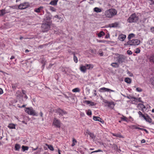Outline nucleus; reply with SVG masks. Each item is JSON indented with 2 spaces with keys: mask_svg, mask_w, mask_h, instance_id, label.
<instances>
[{
  "mask_svg": "<svg viewBox=\"0 0 154 154\" xmlns=\"http://www.w3.org/2000/svg\"><path fill=\"white\" fill-rule=\"evenodd\" d=\"M113 135L119 138H121L122 137V136L120 134H113Z\"/></svg>",
  "mask_w": 154,
  "mask_h": 154,
  "instance_id": "nucleus-35",
  "label": "nucleus"
},
{
  "mask_svg": "<svg viewBox=\"0 0 154 154\" xmlns=\"http://www.w3.org/2000/svg\"><path fill=\"white\" fill-rule=\"evenodd\" d=\"M43 8V7L42 6H41L39 8H36L34 10V11L37 13H39L40 12L41 10H42Z\"/></svg>",
  "mask_w": 154,
  "mask_h": 154,
  "instance_id": "nucleus-22",
  "label": "nucleus"
},
{
  "mask_svg": "<svg viewBox=\"0 0 154 154\" xmlns=\"http://www.w3.org/2000/svg\"><path fill=\"white\" fill-rule=\"evenodd\" d=\"M140 52V50L139 48H137L136 49V51H135V53L136 54L139 53Z\"/></svg>",
  "mask_w": 154,
  "mask_h": 154,
  "instance_id": "nucleus-49",
  "label": "nucleus"
},
{
  "mask_svg": "<svg viewBox=\"0 0 154 154\" xmlns=\"http://www.w3.org/2000/svg\"><path fill=\"white\" fill-rule=\"evenodd\" d=\"M25 111L28 114L37 116V114L32 107H27L25 108Z\"/></svg>",
  "mask_w": 154,
  "mask_h": 154,
  "instance_id": "nucleus-4",
  "label": "nucleus"
},
{
  "mask_svg": "<svg viewBox=\"0 0 154 154\" xmlns=\"http://www.w3.org/2000/svg\"><path fill=\"white\" fill-rule=\"evenodd\" d=\"M46 145L48 147L49 149L53 151L54 150V149L52 146L51 145H49L47 144H46Z\"/></svg>",
  "mask_w": 154,
  "mask_h": 154,
  "instance_id": "nucleus-33",
  "label": "nucleus"
},
{
  "mask_svg": "<svg viewBox=\"0 0 154 154\" xmlns=\"http://www.w3.org/2000/svg\"><path fill=\"white\" fill-rule=\"evenodd\" d=\"M40 115L41 117H43V114L42 112H41V111L40 112Z\"/></svg>",
  "mask_w": 154,
  "mask_h": 154,
  "instance_id": "nucleus-58",
  "label": "nucleus"
},
{
  "mask_svg": "<svg viewBox=\"0 0 154 154\" xmlns=\"http://www.w3.org/2000/svg\"><path fill=\"white\" fill-rule=\"evenodd\" d=\"M8 127L11 129H15V125L13 124H10L8 126Z\"/></svg>",
  "mask_w": 154,
  "mask_h": 154,
  "instance_id": "nucleus-26",
  "label": "nucleus"
},
{
  "mask_svg": "<svg viewBox=\"0 0 154 154\" xmlns=\"http://www.w3.org/2000/svg\"><path fill=\"white\" fill-rule=\"evenodd\" d=\"M3 93V90L2 88H0V95L2 94Z\"/></svg>",
  "mask_w": 154,
  "mask_h": 154,
  "instance_id": "nucleus-53",
  "label": "nucleus"
},
{
  "mask_svg": "<svg viewBox=\"0 0 154 154\" xmlns=\"http://www.w3.org/2000/svg\"><path fill=\"white\" fill-rule=\"evenodd\" d=\"M46 18L47 20H48V21H47V22H48H48H49L50 23L51 22H50V21L51 19V17L50 15H48L46 17Z\"/></svg>",
  "mask_w": 154,
  "mask_h": 154,
  "instance_id": "nucleus-38",
  "label": "nucleus"
},
{
  "mask_svg": "<svg viewBox=\"0 0 154 154\" xmlns=\"http://www.w3.org/2000/svg\"><path fill=\"white\" fill-rule=\"evenodd\" d=\"M149 59L150 62L154 63V54L151 55L150 56Z\"/></svg>",
  "mask_w": 154,
  "mask_h": 154,
  "instance_id": "nucleus-24",
  "label": "nucleus"
},
{
  "mask_svg": "<svg viewBox=\"0 0 154 154\" xmlns=\"http://www.w3.org/2000/svg\"><path fill=\"white\" fill-rule=\"evenodd\" d=\"M151 30L152 32H154V27L151 28Z\"/></svg>",
  "mask_w": 154,
  "mask_h": 154,
  "instance_id": "nucleus-55",
  "label": "nucleus"
},
{
  "mask_svg": "<svg viewBox=\"0 0 154 154\" xmlns=\"http://www.w3.org/2000/svg\"><path fill=\"white\" fill-rule=\"evenodd\" d=\"M87 114L88 116H90L91 115V112L90 109H88L87 112Z\"/></svg>",
  "mask_w": 154,
  "mask_h": 154,
  "instance_id": "nucleus-41",
  "label": "nucleus"
},
{
  "mask_svg": "<svg viewBox=\"0 0 154 154\" xmlns=\"http://www.w3.org/2000/svg\"><path fill=\"white\" fill-rule=\"evenodd\" d=\"M139 19L138 16L135 13H133L128 17L127 21L130 23H136L138 21Z\"/></svg>",
  "mask_w": 154,
  "mask_h": 154,
  "instance_id": "nucleus-2",
  "label": "nucleus"
},
{
  "mask_svg": "<svg viewBox=\"0 0 154 154\" xmlns=\"http://www.w3.org/2000/svg\"><path fill=\"white\" fill-rule=\"evenodd\" d=\"M72 143L71 145V146H73L77 143V141L74 138H72Z\"/></svg>",
  "mask_w": 154,
  "mask_h": 154,
  "instance_id": "nucleus-32",
  "label": "nucleus"
},
{
  "mask_svg": "<svg viewBox=\"0 0 154 154\" xmlns=\"http://www.w3.org/2000/svg\"><path fill=\"white\" fill-rule=\"evenodd\" d=\"M94 11L97 13H99L102 11V10L100 8L95 7L94 8Z\"/></svg>",
  "mask_w": 154,
  "mask_h": 154,
  "instance_id": "nucleus-25",
  "label": "nucleus"
},
{
  "mask_svg": "<svg viewBox=\"0 0 154 154\" xmlns=\"http://www.w3.org/2000/svg\"><path fill=\"white\" fill-rule=\"evenodd\" d=\"M94 94L95 96H96V95H97V91H96L95 90H94Z\"/></svg>",
  "mask_w": 154,
  "mask_h": 154,
  "instance_id": "nucleus-60",
  "label": "nucleus"
},
{
  "mask_svg": "<svg viewBox=\"0 0 154 154\" xmlns=\"http://www.w3.org/2000/svg\"><path fill=\"white\" fill-rule=\"evenodd\" d=\"M56 112L60 116H63V115L67 114V113L66 111H65L63 110L60 109V108L57 109L56 110Z\"/></svg>",
  "mask_w": 154,
  "mask_h": 154,
  "instance_id": "nucleus-9",
  "label": "nucleus"
},
{
  "mask_svg": "<svg viewBox=\"0 0 154 154\" xmlns=\"http://www.w3.org/2000/svg\"><path fill=\"white\" fill-rule=\"evenodd\" d=\"M101 151H102V150H101L100 149H98V150H97L94 151L92 152H91V154H92V153H93L97 152H101Z\"/></svg>",
  "mask_w": 154,
  "mask_h": 154,
  "instance_id": "nucleus-48",
  "label": "nucleus"
},
{
  "mask_svg": "<svg viewBox=\"0 0 154 154\" xmlns=\"http://www.w3.org/2000/svg\"><path fill=\"white\" fill-rule=\"evenodd\" d=\"M127 53L129 55L131 54H132V53L131 52V51H130V50H128L127 51Z\"/></svg>",
  "mask_w": 154,
  "mask_h": 154,
  "instance_id": "nucleus-51",
  "label": "nucleus"
},
{
  "mask_svg": "<svg viewBox=\"0 0 154 154\" xmlns=\"http://www.w3.org/2000/svg\"><path fill=\"white\" fill-rule=\"evenodd\" d=\"M145 142V140L144 139H143L141 141V143H144Z\"/></svg>",
  "mask_w": 154,
  "mask_h": 154,
  "instance_id": "nucleus-57",
  "label": "nucleus"
},
{
  "mask_svg": "<svg viewBox=\"0 0 154 154\" xmlns=\"http://www.w3.org/2000/svg\"><path fill=\"white\" fill-rule=\"evenodd\" d=\"M30 6L28 2H25L21 3L18 6V8L20 9H25Z\"/></svg>",
  "mask_w": 154,
  "mask_h": 154,
  "instance_id": "nucleus-6",
  "label": "nucleus"
},
{
  "mask_svg": "<svg viewBox=\"0 0 154 154\" xmlns=\"http://www.w3.org/2000/svg\"><path fill=\"white\" fill-rule=\"evenodd\" d=\"M111 65L114 68H118L119 66V64L117 63H111Z\"/></svg>",
  "mask_w": 154,
  "mask_h": 154,
  "instance_id": "nucleus-23",
  "label": "nucleus"
},
{
  "mask_svg": "<svg viewBox=\"0 0 154 154\" xmlns=\"http://www.w3.org/2000/svg\"><path fill=\"white\" fill-rule=\"evenodd\" d=\"M151 82V83L152 84L154 85V77L153 78H151L150 79Z\"/></svg>",
  "mask_w": 154,
  "mask_h": 154,
  "instance_id": "nucleus-46",
  "label": "nucleus"
},
{
  "mask_svg": "<svg viewBox=\"0 0 154 154\" xmlns=\"http://www.w3.org/2000/svg\"><path fill=\"white\" fill-rule=\"evenodd\" d=\"M121 118L122 120L123 121L126 122L127 121V118L124 116H123L122 117H121Z\"/></svg>",
  "mask_w": 154,
  "mask_h": 154,
  "instance_id": "nucleus-42",
  "label": "nucleus"
},
{
  "mask_svg": "<svg viewBox=\"0 0 154 154\" xmlns=\"http://www.w3.org/2000/svg\"><path fill=\"white\" fill-rule=\"evenodd\" d=\"M10 13V11L8 12L5 11V9H3L1 10H0V16H2L6 14Z\"/></svg>",
  "mask_w": 154,
  "mask_h": 154,
  "instance_id": "nucleus-16",
  "label": "nucleus"
},
{
  "mask_svg": "<svg viewBox=\"0 0 154 154\" xmlns=\"http://www.w3.org/2000/svg\"><path fill=\"white\" fill-rule=\"evenodd\" d=\"M135 35L133 33H131L129 34L128 37V38L129 40H131V38L135 37Z\"/></svg>",
  "mask_w": 154,
  "mask_h": 154,
  "instance_id": "nucleus-20",
  "label": "nucleus"
},
{
  "mask_svg": "<svg viewBox=\"0 0 154 154\" xmlns=\"http://www.w3.org/2000/svg\"><path fill=\"white\" fill-rule=\"evenodd\" d=\"M141 98L140 97L138 99L137 98V100H135V101L137 102H139L141 103H143V102L141 100Z\"/></svg>",
  "mask_w": 154,
  "mask_h": 154,
  "instance_id": "nucleus-45",
  "label": "nucleus"
},
{
  "mask_svg": "<svg viewBox=\"0 0 154 154\" xmlns=\"http://www.w3.org/2000/svg\"><path fill=\"white\" fill-rule=\"evenodd\" d=\"M100 91L101 92H103V91H111L112 92H114L115 91H114L112 90L111 89H110L108 88H107L104 87L101 88L100 89Z\"/></svg>",
  "mask_w": 154,
  "mask_h": 154,
  "instance_id": "nucleus-12",
  "label": "nucleus"
},
{
  "mask_svg": "<svg viewBox=\"0 0 154 154\" xmlns=\"http://www.w3.org/2000/svg\"><path fill=\"white\" fill-rule=\"evenodd\" d=\"M43 32L48 31L50 28V22H48V23H43L41 26Z\"/></svg>",
  "mask_w": 154,
  "mask_h": 154,
  "instance_id": "nucleus-5",
  "label": "nucleus"
},
{
  "mask_svg": "<svg viewBox=\"0 0 154 154\" xmlns=\"http://www.w3.org/2000/svg\"><path fill=\"white\" fill-rule=\"evenodd\" d=\"M151 2V4H153L154 3V2L152 0H148Z\"/></svg>",
  "mask_w": 154,
  "mask_h": 154,
  "instance_id": "nucleus-61",
  "label": "nucleus"
},
{
  "mask_svg": "<svg viewBox=\"0 0 154 154\" xmlns=\"http://www.w3.org/2000/svg\"><path fill=\"white\" fill-rule=\"evenodd\" d=\"M117 11L114 8H111L106 11L104 14L106 17L108 18H112L116 15Z\"/></svg>",
  "mask_w": 154,
  "mask_h": 154,
  "instance_id": "nucleus-1",
  "label": "nucleus"
},
{
  "mask_svg": "<svg viewBox=\"0 0 154 154\" xmlns=\"http://www.w3.org/2000/svg\"><path fill=\"white\" fill-rule=\"evenodd\" d=\"M109 34H107L106 36H105V38H109Z\"/></svg>",
  "mask_w": 154,
  "mask_h": 154,
  "instance_id": "nucleus-54",
  "label": "nucleus"
},
{
  "mask_svg": "<svg viewBox=\"0 0 154 154\" xmlns=\"http://www.w3.org/2000/svg\"><path fill=\"white\" fill-rule=\"evenodd\" d=\"M20 148V145L19 144H16L15 146V149L16 150L19 151Z\"/></svg>",
  "mask_w": 154,
  "mask_h": 154,
  "instance_id": "nucleus-27",
  "label": "nucleus"
},
{
  "mask_svg": "<svg viewBox=\"0 0 154 154\" xmlns=\"http://www.w3.org/2000/svg\"><path fill=\"white\" fill-rule=\"evenodd\" d=\"M22 151L24 152L26 150H27L29 149V147L27 146H22Z\"/></svg>",
  "mask_w": 154,
  "mask_h": 154,
  "instance_id": "nucleus-31",
  "label": "nucleus"
},
{
  "mask_svg": "<svg viewBox=\"0 0 154 154\" xmlns=\"http://www.w3.org/2000/svg\"><path fill=\"white\" fill-rule=\"evenodd\" d=\"M93 119L95 121H98L101 123H103V120L99 117L94 116L93 117Z\"/></svg>",
  "mask_w": 154,
  "mask_h": 154,
  "instance_id": "nucleus-17",
  "label": "nucleus"
},
{
  "mask_svg": "<svg viewBox=\"0 0 154 154\" xmlns=\"http://www.w3.org/2000/svg\"><path fill=\"white\" fill-rule=\"evenodd\" d=\"M86 133L89 135L90 137L92 139H93V140L95 139L96 138V136L94 134V133L90 132L89 130H86Z\"/></svg>",
  "mask_w": 154,
  "mask_h": 154,
  "instance_id": "nucleus-11",
  "label": "nucleus"
},
{
  "mask_svg": "<svg viewBox=\"0 0 154 154\" xmlns=\"http://www.w3.org/2000/svg\"><path fill=\"white\" fill-rule=\"evenodd\" d=\"M118 55V57H117V60L119 63H122L123 62H124L125 59V56H123V55H119V54H117Z\"/></svg>",
  "mask_w": 154,
  "mask_h": 154,
  "instance_id": "nucleus-7",
  "label": "nucleus"
},
{
  "mask_svg": "<svg viewBox=\"0 0 154 154\" xmlns=\"http://www.w3.org/2000/svg\"><path fill=\"white\" fill-rule=\"evenodd\" d=\"M106 42L105 41L103 40H99L98 42H102V43H104Z\"/></svg>",
  "mask_w": 154,
  "mask_h": 154,
  "instance_id": "nucleus-56",
  "label": "nucleus"
},
{
  "mask_svg": "<svg viewBox=\"0 0 154 154\" xmlns=\"http://www.w3.org/2000/svg\"><path fill=\"white\" fill-rule=\"evenodd\" d=\"M14 58V56H11V57L10 59L12 60Z\"/></svg>",
  "mask_w": 154,
  "mask_h": 154,
  "instance_id": "nucleus-62",
  "label": "nucleus"
},
{
  "mask_svg": "<svg viewBox=\"0 0 154 154\" xmlns=\"http://www.w3.org/2000/svg\"><path fill=\"white\" fill-rule=\"evenodd\" d=\"M74 55V60L75 62L76 63H77L78 62V59L77 57L75 55V54L74 53H72Z\"/></svg>",
  "mask_w": 154,
  "mask_h": 154,
  "instance_id": "nucleus-36",
  "label": "nucleus"
},
{
  "mask_svg": "<svg viewBox=\"0 0 154 154\" xmlns=\"http://www.w3.org/2000/svg\"><path fill=\"white\" fill-rule=\"evenodd\" d=\"M137 91L138 92H141L142 91V90L141 88H137L136 89Z\"/></svg>",
  "mask_w": 154,
  "mask_h": 154,
  "instance_id": "nucleus-50",
  "label": "nucleus"
},
{
  "mask_svg": "<svg viewBox=\"0 0 154 154\" xmlns=\"http://www.w3.org/2000/svg\"><path fill=\"white\" fill-rule=\"evenodd\" d=\"M105 103L111 109H113L115 105V104L113 101L109 102L106 101L105 102Z\"/></svg>",
  "mask_w": 154,
  "mask_h": 154,
  "instance_id": "nucleus-10",
  "label": "nucleus"
},
{
  "mask_svg": "<svg viewBox=\"0 0 154 154\" xmlns=\"http://www.w3.org/2000/svg\"><path fill=\"white\" fill-rule=\"evenodd\" d=\"M26 106V105H22V106H21V107H20L21 108H23V107H25Z\"/></svg>",
  "mask_w": 154,
  "mask_h": 154,
  "instance_id": "nucleus-64",
  "label": "nucleus"
},
{
  "mask_svg": "<svg viewBox=\"0 0 154 154\" xmlns=\"http://www.w3.org/2000/svg\"><path fill=\"white\" fill-rule=\"evenodd\" d=\"M143 118L147 122H148L149 123H151L152 122V119L147 114H146V116H145Z\"/></svg>",
  "mask_w": 154,
  "mask_h": 154,
  "instance_id": "nucleus-15",
  "label": "nucleus"
},
{
  "mask_svg": "<svg viewBox=\"0 0 154 154\" xmlns=\"http://www.w3.org/2000/svg\"><path fill=\"white\" fill-rule=\"evenodd\" d=\"M85 65L87 69H92L93 67V66L92 64H86Z\"/></svg>",
  "mask_w": 154,
  "mask_h": 154,
  "instance_id": "nucleus-28",
  "label": "nucleus"
},
{
  "mask_svg": "<svg viewBox=\"0 0 154 154\" xmlns=\"http://www.w3.org/2000/svg\"><path fill=\"white\" fill-rule=\"evenodd\" d=\"M17 87V85L16 84H12V88L14 89H15Z\"/></svg>",
  "mask_w": 154,
  "mask_h": 154,
  "instance_id": "nucleus-44",
  "label": "nucleus"
},
{
  "mask_svg": "<svg viewBox=\"0 0 154 154\" xmlns=\"http://www.w3.org/2000/svg\"><path fill=\"white\" fill-rule=\"evenodd\" d=\"M99 55H100V56H103V52L101 50H100L99 51Z\"/></svg>",
  "mask_w": 154,
  "mask_h": 154,
  "instance_id": "nucleus-43",
  "label": "nucleus"
},
{
  "mask_svg": "<svg viewBox=\"0 0 154 154\" xmlns=\"http://www.w3.org/2000/svg\"><path fill=\"white\" fill-rule=\"evenodd\" d=\"M54 18H59V16L57 15H56L55 16H54V17L53 18V19H54Z\"/></svg>",
  "mask_w": 154,
  "mask_h": 154,
  "instance_id": "nucleus-59",
  "label": "nucleus"
},
{
  "mask_svg": "<svg viewBox=\"0 0 154 154\" xmlns=\"http://www.w3.org/2000/svg\"><path fill=\"white\" fill-rule=\"evenodd\" d=\"M148 43L150 45L154 46V38L150 39Z\"/></svg>",
  "mask_w": 154,
  "mask_h": 154,
  "instance_id": "nucleus-21",
  "label": "nucleus"
},
{
  "mask_svg": "<svg viewBox=\"0 0 154 154\" xmlns=\"http://www.w3.org/2000/svg\"><path fill=\"white\" fill-rule=\"evenodd\" d=\"M53 124L57 127L60 128V122L56 118H54L53 122Z\"/></svg>",
  "mask_w": 154,
  "mask_h": 154,
  "instance_id": "nucleus-8",
  "label": "nucleus"
},
{
  "mask_svg": "<svg viewBox=\"0 0 154 154\" xmlns=\"http://www.w3.org/2000/svg\"><path fill=\"white\" fill-rule=\"evenodd\" d=\"M87 68L86 67V65L85 66H84L82 65H81L80 67V70L81 71L84 73L86 72Z\"/></svg>",
  "mask_w": 154,
  "mask_h": 154,
  "instance_id": "nucleus-14",
  "label": "nucleus"
},
{
  "mask_svg": "<svg viewBox=\"0 0 154 154\" xmlns=\"http://www.w3.org/2000/svg\"><path fill=\"white\" fill-rule=\"evenodd\" d=\"M118 23H112L109 25V26L110 27H115L117 26Z\"/></svg>",
  "mask_w": 154,
  "mask_h": 154,
  "instance_id": "nucleus-29",
  "label": "nucleus"
},
{
  "mask_svg": "<svg viewBox=\"0 0 154 154\" xmlns=\"http://www.w3.org/2000/svg\"><path fill=\"white\" fill-rule=\"evenodd\" d=\"M138 114H139V115L140 116H141V117H143V118H144V117H145V116L144 115H143L142 113V112L140 111H139L138 112Z\"/></svg>",
  "mask_w": 154,
  "mask_h": 154,
  "instance_id": "nucleus-40",
  "label": "nucleus"
},
{
  "mask_svg": "<svg viewBox=\"0 0 154 154\" xmlns=\"http://www.w3.org/2000/svg\"><path fill=\"white\" fill-rule=\"evenodd\" d=\"M50 9L51 11L53 12H55L56 10V9L52 7H50Z\"/></svg>",
  "mask_w": 154,
  "mask_h": 154,
  "instance_id": "nucleus-39",
  "label": "nucleus"
},
{
  "mask_svg": "<svg viewBox=\"0 0 154 154\" xmlns=\"http://www.w3.org/2000/svg\"><path fill=\"white\" fill-rule=\"evenodd\" d=\"M126 38V35H125L121 34L119 36L118 38L121 41H124Z\"/></svg>",
  "mask_w": 154,
  "mask_h": 154,
  "instance_id": "nucleus-13",
  "label": "nucleus"
},
{
  "mask_svg": "<svg viewBox=\"0 0 154 154\" xmlns=\"http://www.w3.org/2000/svg\"><path fill=\"white\" fill-rule=\"evenodd\" d=\"M139 105H141L142 106V108H145V106L143 104H139Z\"/></svg>",
  "mask_w": 154,
  "mask_h": 154,
  "instance_id": "nucleus-52",
  "label": "nucleus"
},
{
  "mask_svg": "<svg viewBox=\"0 0 154 154\" xmlns=\"http://www.w3.org/2000/svg\"><path fill=\"white\" fill-rule=\"evenodd\" d=\"M125 81L128 83L130 84L131 82V80L129 78H126L125 79Z\"/></svg>",
  "mask_w": 154,
  "mask_h": 154,
  "instance_id": "nucleus-30",
  "label": "nucleus"
},
{
  "mask_svg": "<svg viewBox=\"0 0 154 154\" xmlns=\"http://www.w3.org/2000/svg\"><path fill=\"white\" fill-rule=\"evenodd\" d=\"M143 131H145L147 133H148V131L146 129H143Z\"/></svg>",
  "mask_w": 154,
  "mask_h": 154,
  "instance_id": "nucleus-63",
  "label": "nucleus"
},
{
  "mask_svg": "<svg viewBox=\"0 0 154 154\" xmlns=\"http://www.w3.org/2000/svg\"><path fill=\"white\" fill-rule=\"evenodd\" d=\"M83 103H86L87 104H90V106H93L95 105V104L94 102H93L90 101L88 100H85L83 101Z\"/></svg>",
  "mask_w": 154,
  "mask_h": 154,
  "instance_id": "nucleus-18",
  "label": "nucleus"
},
{
  "mask_svg": "<svg viewBox=\"0 0 154 154\" xmlns=\"http://www.w3.org/2000/svg\"><path fill=\"white\" fill-rule=\"evenodd\" d=\"M128 98L130 99H131V100H133V99H134V101H135V100H137V98H136V97H128Z\"/></svg>",
  "mask_w": 154,
  "mask_h": 154,
  "instance_id": "nucleus-47",
  "label": "nucleus"
},
{
  "mask_svg": "<svg viewBox=\"0 0 154 154\" xmlns=\"http://www.w3.org/2000/svg\"><path fill=\"white\" fill-rule=\"evenodd\" d=\"M140 40L138 39H133L131 40H128V42L124 44V45L125 46L129 45V47L136 46L140 44Z\"/></svg>",
  "mask_w": 154,
  "mask_h": 154,
  "instance_id": "nucleus-3",
  "label": "nucleus"
},
{
  "mask_svg": "<svg viewBox=\"0 0 154 154\" xmlns=\"http://www.w3.org/2000/svg\"><path fill=\"white\" fill-rule=\"evenodd\" d=\"M105 35V33L103 31H101L100 33L98 34V35L99 37H100L104 35Z\"/></svg>",
  "mask_w": 154,
  "mask_h": 154,
  "instance_id": "nucleus-34",
  "label": "nucleus"
},
{
  "mask_svg": "<svg viewBox=\"0 0 154 154\" xmlns=\"http://www.w3.org/2000/svg\"><path fill=\"white\" fill-rule=\"evenodd\" d=\"M72 91L74 92H79L80 91V90L79 88H76L73 89Z\"/></svg>",
  "mask_w": 154,
  "mask_h": 154,
  "instance_id": "nucleus-37",
  "label": "nucleus"
},
{
  "mask_svg": "<svg viewBox=\"0 0 154 154\" xmlns=\"http://www.w3.org/2000/svg\"><path fill=\"white\" fill-rule=\"evenodd\" d=\"M58 1V0H54L52 1L49 4L54 6H56L57 5Z\"/></svg>",
  "mask_w": 154,
  "mask_h": 154,
  "instance_id": "nucleus-19",
  "label": "nucleus"
}]
</instances>
